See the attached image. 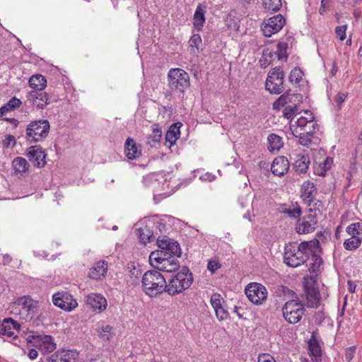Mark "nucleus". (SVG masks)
Masks as SVG:
<instances>
[{
    "label": "nucleus",
    "mask_w": 362,
    "mask_h": 362,
    "mask_svg": "<svg viewBox=\"0 0 362 362\" xmlns=\"http://www.w3.org/2000/svg\"><path fill=\"white\" fill-rule=\"evenodd\" d=\"M361 240L359 237H352L346 240L344 243V247L347 250H353L358 248L361 245Z\"/></svg>",
    "instance_id": "nucleus-47"
},
{
    "label": "nucleus",
    "mask_w": 362,
    "mask_h": 362,
    "mask_svg": "<svg viewBox=\"0 0 362 362\" xmlns=\"http://www.w3.org/2000/svg\"><path fill=\"white\" fill-rule=\"evenodd\" d=\"M288 105L284 107L283 110L284 117L290 119L291 123H292L294 118H296V115L298 114L299 110L297 109V107L295 105Z\"/></svg>",
    "instance_id": "nucleus-46"
},
{
    "label": "nucleus",
    "mask_w": 362,
    "mask_h": 362,
    "mask_svg": "<svg viewBox=\"0 0 362 362\" xmlns=\"http://www.w3.org/2000/svg\"><path fill=\"white\" fill-rule=\"evenodd\" d=\"M262 5L267 11H277L281 6V0H263Z\"/></svg>",
    "instance_id": "nucleus-43"
},
{
    "label": "nucleus",
    "mask_w": 362,
    "mask_h": 362,
    "mask_svg": "<svg viewBox=\"0 0 362 362\" xmlns=\"http://www.w3.org/2000/svg\"><path fill=\"white\" fill-rule=\"evenodd\" d=\"M162 136V132L158 124H154L152 125V134L150 136L152 141L159 142Z\"/></svg>",
    "instance_id": "nucleus-51"
},
{
    "label": "nucleus",
    "mask_w": 362,
    "mask_h": 362,
    "mask_svg": "<svg viewBox=\"0 0 362 362\" xmlns=\"http://www.w3.org/2000/svg\"><path fill=\"white\" fill-rule=\"evenodd\" d=\"M303 96L300 93H290V92H286V95H282L274 103L273 107L274 109H279L280 106H284L288 103L289 105L296 106L297 109L300 111L303 110L300 107V104L303 103Z\"/></svg>",
    "instance_id": "nucleus-16"
},
{
    "label": "nucleus",
    "mask_w": 362,
    "mask_h": 362,
    "mask_svg": "<svg viewBox=\"0 0 362 362\" xmlns=\"http://www.w3.org/2000/svg\"><path fill=\"white\" fill-rule=\"evenodd\" d=\"M189 43L191 47H194L197 49H199V45L202 44V38L199 35L194 34L190 40Z\"/></svg>",
    "instance_id": "nucleus-57"
},
{
    "label": "nucleus",
    "mask_w": 362,
    "mask_h": 362,
    "mask_svg": "<svg viewBox=\"0 0 362 362\" xmlns=\"http://www.w3.org/2000/svg\"><path fill=\"white\" fill-rule=\"evenodd\" d=\"M329 4H330L329 0H322L321 1V6L319 9V13L321 15H324L326 13L327 9L329 7Z\"/></svg>",
    "instance_id": "nucleus-60"
},
{
    "label": "nucleus",
    "mask_w": 362,
    "mask_h": 362,
    "mask_svg": "<svg viewBox=\"0 0 362 362\" xmlns=\"http://www.w3.org/2000/svg\"><path fill=\"white\" fill-rule=\"evenodd\" d=\"M317 194V188L315 184L310 180L304 181L300 187V197L305 203H308L309 206L314 202Z\"/></svg>",
    "instance_id": "nucleus-19"
},
{
    "label": "nucleus",
    "mask_w": 362,
    "mask_h": 362,
    "mask_svg": "<svg viewBox=\"0 0 362 362\" xmlns=\"http://www.w3.org/2000/svg\"><path fill=\"white\" fill-rule=\"evenodd\" d=\"M2 120L10 122L13 127H17L19 124V121L15 118L4 117Z\"/></svg>",
    "instance_id": "nucleus-62"
},
{
    "label": "nucleus",
    "mask_w": 362,
    "mask_h": 362,
    "mask_svg": "<svg viewBox=\"0 0 362 362\" xmlns=\"http://www.w3.org/2000/svg\"><path fill=\"white\" fill-rule=\"evenodd\" d=\"M313 260L314 262L312 264L310 267L309 268V270L311 272H315L318 271L320 266L322 264L323 261L322 259L318 255H313Z\"/></svg>",
    "instance_id": "nucleus-54"
},
{
    "label": "nucleus",
    "mask_w": 362,
    "mask_h": 362,
    "mask_svg": "<svg viewBox=\"0 0 362 362\" xmlns=\"http://www.w3.org/2000/svg\"><path fill=\"white\" fill-rule=\"evenodd\" d=\"M37 305L38 302L29 296H21L12 303L10 313L18 320L28 322L34 317Z\"/></svg>",
    "instance_id": "nucleus-2"
},
{
    "label": "nucleus",
    "mask_w": 362,
    "mask_h": 362,
    "mask_svg": "<svg viewBox=\"0 0 362 362\" xmlns=\"http://www.w3.org/2000/svg\"><path fill=\"white\" fill-rule=\"evenodd\" d=\"M21 325L16 321L11 318H5L0 322V335L13 337L15 336L16 332H18Z\"/></svg>",
    "instance_id": "nucleus-22"
},
{
    "label": "nucleus",
    "mask_w": 362,
    "mask_h": 362,
    "mask_svg": "<svg viewBox=\"0 0 362 362\" xmlns=\"http://www.w3.org/2000/svg\"><path fill=\"white\" fill-rule=\"evenodd\" d=\"M282 313L286 322L290 324H296L305 314L304 305L299 301L291 300L284 305Z\"/></svg>",
    "instance_id": "nucleus-6"
},
{
    "label": "nucleus",
    "mask_w": 362,
    "mask_h": 362,
    "mask_svg": "<svg viewBox=\"0 0 362 362\" xmlns=\"http://www.w3.org/2000/svg\"><path fill=\"white\" fill-rule=\"evenodd\" d=\"M309 355L312 358L313 362L322 361V349L315 337H312L308 341Z\"/></svg>",
    "instance_id": "nucleus-30"
},
{
    "label": "nucleus",
    "mask_w": 362,
    "mask_h": 362,
    "mask_svg": "<svg viewBox=\"0 0 362 362\" xmlns=\"http://www.w3.org/2000/svg\"><path fill=\"white\" fill-rule=\"evenodd\" d=\"M333 158L329 156L323 158L322 160H315L313 163L314 173L318 176L325 177L333 165Z\"/></svg>",
    "instance_id": "nucleus-23"
},
{
    "label": "nucleus",
    "mask_w": 362,
    "mask_h": 362,
    "mask_svg": "<svg viewBox=\"0 0 362 362\" xmlns=\"http://www.w3.org/2000/svg\"><path fill=\"white\" fill-rule=\"evenodd\" d=\"M274 54L269 49L264 50L262 57L259 59V64L262 67H267L271 62Z\"/></svg>",
    "instance_id": "nucleus-50"
},
{
    "label": "nucleus",
    "mask_w": 362,
    "mask_h": 362,
    "mask_svg": "<svg viewBox=\"0 0 362 362\" xmlns=\"http://www.w3.org/2000/svg\"><path fill=\"white\" fill-rule=\"evenodd\" d=\"M358 54L359 56H362V45L359 47L358 49Z\"/></svg>",
    "instance_id": "nucleus-64"
},
{
    "label": "nucleus",
    "mask_w": 362,
    "mask_h": 362,
    "mask_svg": "<svg viewBox=\"0 0 362 362\" xmlns=\"http://www.w3.org/2000/svg\"><path fill=\"white\" fill-rule=\"evenodd\" d=\"M112 327L110 325H104L97 329V333L100 338L105 341H109L112 335Z\"/></svg>",
    "instance_id": "nucleus-44"
},
{
    "label": "nucleus",
    "mask_w": 362,
    "mask_h": 362,
    "mask_svg": "<svg viewBox=\"0 0 362 362\" xmlns=\"http://www.w3.org/2000/svg\"><path fill=\"white\" fill-rule=\"evenodd\" d=\"M356 349V348L355 346H350L346 349L345 358L348 362H350L354 358Z\"/></svg>",
    "instance_id": "nucleus-58"
},
{
    "label": "nucleus",
    "mask_w": 362,
    "mask_h": 362,
    "mask_svg": "<svg viewBox=\"0 0 362 362\" xmlns=\"http://www.w3.org/2000/svg\"><path fill=\"white\" fill-rule=\"evenodd\" d=\"M78 353L76 350H59L53 354L49 362H76Z\"/></svg>",
    "instance_id": "nucleus-20"
},
{
    "label": "nucleus",
    "mask_w": 362,
    "mask_h": 362,
    "mask_svg": "<svg viewBox=\"0 0 362 362\" xmlns=\"http://www.w3.org/2000/svg\"><path fill=\"white\" fill-rule=\"evenodd\" d=\"M125 155L129 160L135 159L141 154V151L136 145L135 141L129 137L125 142Z\"/></svg>",
    "instance_id": "nucleus-29"
},
{
    "label": "nucleus",
    "mask_w": 362,
    "mask_h": 362,
    "mask_svg": "<svg viewBox=\"0 0 362 362\" xmlns=\"http://www.w3.org/2000/svg\"><path fill=\"white\" fill-rule=\"evenodd\" d=\"M29 86L34 90H44L47 86V79L42 74H35L30 78Z\"/></svg>",
    "instance_id": "nucleus-36"
},
{
    "label": "nucleus",
    "mask_w": 362,
    "mask_h": 362,
    "mask_svg": "<svg viewBox=\"0 0 362 362\" xmlns=\"http://www.w3.org/2000/svg\"><path fill=\"white\" fill-rule=\"evenodd\" d=\"M289 168V163L284 156L276 157L272 162L271 170L274 175L282 176L286 174Z\"/></svg>",
    "instance_id": "nucleus-24"
},
{
    "label": "nucleus",
    "mask_w": 362,
    "mask_h": 362,
    "mask_svg": "<svg viewBox=\"0 0 362 362\" xmlns=\"http://www.w3.org/2000/svg\"><path fill=\"white\" fill-rule=\"evenodd\" d=\"M142 287L144 293L151 298L156 297L164 291L167 292L166 281L157 270H150L144 273Z\"/></svg>",
    "instance_id": "nucleus-1"
},
{
    "label": "nucleus",
    "mask_w": 362,
    "mask_h": 362,
    "mask_svg": "<svg viewBox=\"0 0 362 362\" xmlns=\"http://www.w3.org/2000/svg\"><path fill=\"white\" fill-rule=\"evenodd\" d=\"M337 71V66L335 65V63H334L333 66H332V70H331V72H330V74L332 76H334L336 74Z\"/></svg>",
    "instance_id": "nucleus-63"
},
{
    "label": "nucleus",
    "mask_w": 362,
    "mask_h": 362,
    "mask_svg": "<svg viewBox=\"0 0 362 362\" xmlns=\"http://www.w3.org/2000/svg\"><path fill=\"white\" fill-rule=\"evenodd\" d=\"M315 130L310 129L302 130L298 127H291L292 134L299 139V143L301 145L305 146H308L311 143Z\"/></svg>",
    "instance_id": "nucleus-26"
},
{
    "label": "nucleus",
    "mask_w": 362,
    "mask_h": 362,
    "mask_svg": "<svg viewBox=\"0 0 362 362\" xmlns=\"http://www.w3.org/2000/svg\"><path fill=\"white\" fill-rule=\"evenodd\" d=\"M36 347L42 354L50 353L56 349V344L51 336L44 335L36 341Z\"/></svg>",
    "instance_id": "nucleus-27"
},
{
    "label": "nucleus",
    "mask_w": 362,
    "mask_h": 362,
    "mask_svg": "<svg viewBox=\"0 0 362 362\" xmlns=\"http://www.w3.org/2000/svg\"><path fill=\"white\" fill-rule=\"evenodd\" d=\"M27 156L34 166L41 168L46 164V154L39 146H33L28 148Z\"/></svg>",
    "instance_id": "nucleus-17"
},
{
    "label": "nucleus",
    "mask_w": 362,
    "mask_h": 362,
    "mask_svg": "<svg viewBox=\"0 0 362 362\" xmlns=\"http://www.w3.org/2000/svg\"><path fill=\"white\" fill-rule=\"evenodd\" d=\"M86 302L93 309L103 311L106 309L107 302L106 298L99 293H92L86 296Z\"/></svg>",
    "instance_id": "nucleus-25"
},
{
    "label": "nucleus",
    "mask_w": 362,
    "mask_h": 362,
    "mask_svg": "<svg viewBox=\"0 0 362 362\" xmlns=\"http://www.w3.org/2000/svg\"><path fill=\"white\" fill-rule=\"evenodd\" d=\"M29 166L28 161L22 157H16L12 162L14 174L18 177L23 176L28 170Z\"/></svg>",
    "instance_id": "nucleus-33"
},
{
    "label": "nucleus",
    "mask_w": 362,
    "mask_h": 362,
    "mask_svg": "<svg viewBox=\"0 0 362 362\" xmlns=\"http://www.w3.org/2000/svg\"><path fill=\"white\" fill-rule=\"evenodd\" d=\"M317 214L316 210L309 209L308 213L300 217L296 224V231L298 234H308L313 233L317 228Z\"/></svg>",
    "instance_id": "nucleus-7"
},
{
    "label": "nucleus",
    "mask_w": 362,
    "mask_h": 362,
    "mask_svg": "<svg viewBox=\"0 0 362 362\" xmlns=\"http://www.w3.org/2000/svg\"><path fill=\"white\" fill-rule=\"evenodd\" d=\"M346 98L347 95L344 92H331L329 95V99L333 105H336L338 110L341 109V104Z\"/></svg>",
    "instance_id": "nucleus-42"
},
{
    "label": "nucleus",
    "mask_w": 362,
    "mask_h": 362,
    "mask_svg": "<svg viewBox=\"0 0 362 362\" xmlns=\"http://www.w3.org/2000/svg\"><path fill=\"white\" fill-rule=\"evenodd\" d=\"M308 259V256L298 245L289 244L285 247L284 262L288 267L296 268L304 264Z\"/></svg>",
    "instance_id": "nucleus-4"
},
{
    "label": "nucleus",
    "mask_w": 362,
    "mask_h": 362,
    "mask_svg": "<svg viewBox=\"0 0 362 362\" xmlns=\"http://www.w3.org/2000/svg\"><path fill=\"white\" fill-rule=\"evenodd\" d=\"M303 72L298 68L296 67L291 70L289 76V81L294 85L296 88H305L308 81L303 78Z\"/></svg>",
    "instance_id": "nucleus-28"
},
{
    "label": "nucleus",
    "mask_w": 362,
    "mask_h": 362,
    "mask_svg": "<svg viewBox=\"0 0 362 362\" xmlns=\"http://www.w3.org/2000/svg\"><path fill=\"white\" fill-rule=\"evenodd\" d=\"M205 23V11L199 5L197 7L194 14V26L198 30H202Z\"/></svg>",
    "instance_id": "nucleus-41"
},
{
    "label": "nucleus",
    "mask_w": 362,
    "mask_h": 362,
    "mask_svg": "<svg viewBox=\"0 0 362 362\" xmlns=\"http://www.w3.org/2000/svg\"><path fill=\"white\" fill-rule=\"evenodd\" d=\"M192 282V274L187 268L183 267L167 284V293L171 296L182 293L187 289Z\"/></svg>",
    "instance_id": "nucleus-3"
},
{
    "label": "nucleus",
    "mask_w": 362,
    "mask_h": 362,
    "mask_svg": "<svg viewBox=\"0 0 362 362\" xmlns=\"http://www.w3.org/2000/svg\"><path fill=\"white\" fill-rule=\"evenodd\" d=\"M49 128L47 119L33 121L26 128V139L30 142L41 141L47 136Z\"/></svg>",
    "instance_id": "nucleus-5"
},
{
    "label": "nucleus",
    "mask_w": 362,
    "mask_h": 362,
    "mask_svg": "<svg viewBox=\"0 0 362 362\" xmlns=\"http://www.w3.org/2000/svg\"><path fill=\"white\" fill-rule=\"evenodd\" d=\"M268 149L269 151H277L284 145L282 138L277 134H271L268 136Z\"/></svg>",
    "instance_id": "nucleus-40"
},
{
    "label": "nucleus",
    "mask_w": 362,
    "mask_h": 362,
    "mask_svg": "<svg viewBox=\"0 0 362 362\" xmlns=\"http://www.w3.org/2000/svg\"><path fill=\"white\" fill-rule=\"evenodd\" d=\"M257 362H276V361L270 354L262 353L258 356Z\"/></svg>",
    "instance_id": "nucleus-59"
},
{
    "label": "nucleus",
    "mask_w": 362,
    "mask_h": 362,
    "mask_svg": "<svg viewBox=\"0 0 362 362\" xmlns=\"http://www.w3.org/2000/svg\"><path fill=\"white\" fill-rule=\"evenodd\" d=\"M245 293L248 300L255 305H262L267 298V290L265 286L256 282L249 284L245 289Z\"/></svg>",
    "instance_id": "nucleus-10"
},
{
    "label": "nucleus",
    "mask_w": 362,
    "mask_h": 362,
    "mask_svg": "<svg viewBox=\"0 0 362 362\" xmlns=\"http://www.w3.org/2000/svg\"><path fill=\"white\" fill-rule=\"evenodd\" d=\"M180 267L178 259L175 257H167L163 262H161L157 271H162L165 272H173L177 270Z\"/></svg>",
    "instance_id": "nucleus-34"
},
{
    "label": "nucleus",
    "mask_w": 362,
    "mask_h": 362,
    "mask_svg": "<svg viewBox=\"0 0 362 362\" xmlns=\"http://www.w3.org/2000/svg\"><path fill=\"white\" fill-rule=\"evenodd\" d=\"M180 136V130L176 128L175 125H172L165 134V139L170 144H174Z\"/></svg>",
    "instance_id": "nucleus-45"
},
{
    "label": "nucleus",
    "mask_w": 362,
    "mask_h": 362,
    "mask_svg": "<svg viewBox=\"0 0 362 362\" xmlns=\"http://www.w3.org/2000/svg\"><path fill=\"white\" fill-rule=\"evenodd\" d=\"M221 267V263L216 259L210 260L207 264V269L211 274H214Z\"/></svg>",
    "instance_id": "nucleus-55"
},
{
    "label": "nucleus",
    "mask_w": 362,
    "mask_h": 362,
    "mask_svg": "<svg viewBox=\"0 0 362 362\" xmlns=\"http://www.w3.org/2000/svg\"><path fill=\"white\" fill-rule=\"evenodd\" d=\"M300 248L307 253L309 257L310 255H318L320 252V244L317 239H313L310 241L301 242L300 244Z\"/></svg>",
    "instance_id": "nucleus-32"
},
{
    "label": "nucleus",
    "mask_w": 362,
    "mask_h": 362,
    "mask_svg": "<svg viewBox=\"0 0 362 362\" xmlns=\"http://www.w3.org/2000/svg\"><path fill=\"white\" fill-rule=\"evenodd\" d=\"M157 245L161 251H165L168 257H179L180 247L179 244L166 236L158 237Z\"/></svg>",
    "instance_id": "nucleus-15"
},
{
    "label": "nucleus",
    "mask_w": 362,
    "mask_h": 362,
    "mask_svg": "<svg viewBox=\"0 0 362 362\" xmlns=\"http://www.w3.org/2000/svg\"><path fill=\"white\" fill-rule=\"evenodd\" d=\"M304 293L303 298L306 300L309 308H317L320 305V293L318 288L315 286V281L311 276L303 279Z\"/></svg>",
    "instance_id": "nucleus-8"
},
{
    "label": "nucleus",
    "mask_w": 362,
    "mask_h": 362,
    "mask_svg": "<svg viewBox=\"0 0 362 362\" xmlns=\"http://www.w3.org/2000/svg\"><path fill=\"white\" fill-rule=\"evenodd\" d=\"M139 236L140 241L143 244H146L151 241V238L152 237L153 233L147 228H139L138 230Z\"/></svg>",
    "instance_id": "nucleus-49"
},
{
    "label": "nucleus",
    "mask_w": 362,
    "mask_h": 362,
    "mask_svg": "<svg viewBox=\"0 0 362 362\" xmlns=\"http://www.w3.org/2000/svg\"><path fill=\"white\" fill-rule=\"evenodd\" d=\"M295 124L291 123V127H298L302 130L315 129L317 126L315 121L313 113L310 110H300L296 115Z\"/></svg>",
    "instance_id": "nucleus-12"
},
{
    "label": "nucleus",
    "mask_w": 362,
    "mask_h": 362,
    "mask_svg": "<svg viewBox=\"0 0 362 362\" xmlns=\"http://www.w3.org/2000/svg\"><path fill=\"white\" fill-rule=\"evenodd\" d=\"M181 76V90L187 88L189 86V74L180 69H171L168 72L169 85L171 88H179V79Z\"/></svg>",
    "instance_id": "nucleus-14"
},
{
    "label": "nucleus",
    "mask_w": 362,
    "mask_h": 362,
    "mask_svg": "<svg viewBox=\"0 0 362 362\" xmlns=\"http://www.w3.org/2000/svg\"><path fill=\"white\" fill-rule=\"evenodd\" d=\"M284 83V71L280 66L272 69L267 76L265 90H281Z\"/></svg>",
    "instance_id": "nucleus-13"
},
{
    "label": "nucleus",
    "mask_w": 362,
    "mask_h": 362,
    "mask_svg": "<svg viewBox=\"0 0 362 362\" xmlns=\"http://www.w3.org/2000/svg\"><path fill=\"white\" fill-rule=\"evenodd\" d=\"M28 98L38 109L44 108L48 100L46 92H30Z\"/></svg>",
    "instance_id": "nucleus-31"
},
{
    "label": "nucleus",
    "mask_w": 362,
    "mask_h": 362,
    "mask_svg": "<svg viewBox=\"0 0 362 362\" xmlns=\"http://www.w3.org/2000/svg\"><path fill=\"white\" fill-rule=\"evenodd\" d=\"M22 105V102L20 99L13 97L8 103L0 107V117L6 115L8 112H12L17 108L20 107Z\"/></svg>",
    "instance_id": "nucleus-38"
},
{
    "label": "nucleus",
    "mask_w": 362,
    "mask_h": 362,
    "mask_svg": "<svg viewBox=\"0 0 362 362\" xmlns=\"http://www.w3.org/2000/svg\"><path fill=\"white\" fill-rule=\"evenodd\" d=\"M285 24L282 15L278 14L264 20L262 24V30L265 37H269L280 31Z\"/></svg>",
    "instance_id": "nucleus-11"
},
{
    "label": "nucleus",
    "mask_w": 362,
    "mask_h": 362,
    "mask_svg": "<svg viewBox=\"0 0 362 362\" xmlns=\"http://www.w3.org/2000/svg\"><path fill=\"white\" fill-rule=\"evenodd\" d=\"M53 304L60 309L71 312L78 307L77 300L68 291H60L52 295Z\"/></svg>",
    "instance_id": "nucleus-9"
},
{
    "label": "nucleus",
    "mask_w": 362,
    "mask_h": 362,
    "mask_svg": "<svg viewBox=\"0 0 362 362\" xmlns=\"http://www.w3.org/2000/svg\"><path fill=\"white\" fill-rule=\"evenodd\" d=\"M210 302L218 320L221 321L228 317V313L223 306L224 300L220 294L213 293Z\"/></svg>",
    "instance_id": "nucleus-18"
},
{
    "label": "nucleus",
    "mask_w": 362,
    "mask_h": 362,
    "mask_svg": "<svg viewBox=\"0 0 362 362\" xmlns=\"http://www.w3.org/2000/svg\"><path fill=\"white\" fill-rule=\"evenodd\" d=\"M3 146L6 148H13L16 144V139L14 136L7 134L2 140Z\"/></svg>",
    "instance_id": "nucleus-53"
},
{
    "label": "nucleus",
    "mask_w": 362,
    "mask_h": 362,
    "mask_svg": "<svg viewBox=\"0 0 362 362\" xmlns=\"http://www.w3.org/2000/svg\"><path fill=\"white\" fill-rule=\"evenodd\" d=\"M28 356L31 360H35L37 358L38 352L35 349H30L28 351Z\"/></svg>",
    "instance_id": "nucleus-61"
},
{
    "label": "nucleus",
    "mask_w": 362,
    "mask_h": 362,
    "mask_svg": "<svg viewBox=\"0 0 362 362\" xmlns=\"http://www.w3.org/2000/svg\"><path fill=\"white\" fill-rule=\"evenodd\" d=\"M276 49V52L273 54H277L279 59H286L287 58L286 50L288 49V44L284 42H280L278 43Z\"/></svg>",
    "instance_id": "nucleus-48"
},
{
    "label": "nucleus",
    "mask_w": 362,
    "mask_h": 362,
    "mask_svg": "<svg viewBox=\"0 0 362 362\" xmlns=\"http://www.w3.org/2000/svg\"><path fill=\"white\" fill-rule=\"evenodd\" d=\"M167 257L165 251H161L160 250L153 251L149 256V262L151 265L157 270L161 262H163Z\"/></svg>",
    "instance_id": "nucleus-39"
},
{
    "label": "nucleus",
    "mask_w": 362,
    "mask_h": 362,
    "mask_svg": "<svg viewBox=\"0 0 362 362\" xmlns=\"http://www.w3.org/2000/svg\"><path fill=\"white\" fill-rule=\"evenodd\" d=\"M360 227H361V223L357 222V223H351L350 224L347 228H346V232L349 235H351L352 237H358V235L360 234V232H359V229H360Z\"/></svg>",
    "instance_id": "nucleus-52"
},
{
    "label": "nucleus",
    "mask_w": 362,
    "mask_h": 362,
    "mask_svg": "<svg viewBox=\"0 0 362 362\" xmlns=\"http://www.w3.org/2000/svg\"><path fill=\"white\" fill-rule=\"evenodd\" d=\"M107 269V262L105 260H99L89 269L88 276L93 280L102 279L106 276Z\"/></svg>",
    "instance_id": "nucleus-21"
},
{
    "label": "nucleus",
    "mask_w": 362,
    "mask_h": 362,
    "mask_svg": "<svg viewBox=\"0 0 362 362\" xmlns=\"http://www.w3.org/2000/svg\"><path fill=\"white\" fill-rule=\"evenodd\" d=\"M280 211L286 214L289 218L294 219H298L302 215V209L298 203L293 204L290 207L283 205L281 207Z\"/></svg>",
    "instance_id": "nucleus-37"
},
{
    "label": "nucleus",
    "mask_w": 362,
    "mask_h": 362,
    "mask_svg": "<svg viewBox=\"0 0 362 362\" xmlns=\"http://www.w3.org/2000/svg\"><path fill=\"white\" fill-rule=\"evenodd\" d=\"M346 25H343L335 28V33L341 41L344 40L346 38Z\"/></svg>",
    "instance_id": "nucleus-56"
},
{
    "label": "nucleus",
    "mask_w": 362,
    "mask_h": 362,
    "mask_svg": "<svg viewBox=\"0 0 362 362\" xmlns=\"http://www.w3.org/2000/svg\"><path fill=\"white\" fill-rule=\"evenodd\" d=\"M297 157L298 158L295 160L293 164L295 170L298 174H304L307 172L309 168V157L301 154L298 155Z\"/></svg>",
    "instance_id": "nucleus-35"
}]
</instances>
